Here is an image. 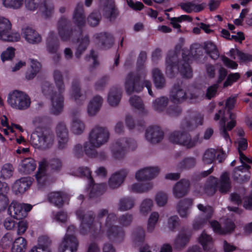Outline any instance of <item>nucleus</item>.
<instances>
[{
  "instance_id": "obj_1",
  "label": "nucleus",
  "mask_w": 252,
  "mask_h": 252,
  "mask_svg": "<svg viewBox=\"0 0 252 252\" xmlns=\"http://www.w3.org/2000/svg\"><path fill=\"white\" fill-rule=\"evenodd\" d=\"M53 77L55 85H52L48 82H45L42 85V91L45 95H49L51 101V112L58 114L63 109V93L64 86L61 72L58 70L54 71Z\"/></svg>"
},
{
  "instance_id": "obj_2",
  "label": "nucleus",
  "mask_w": 252,
  "mask_h": 252,
  "mask_svg": "<svg viewBox=\"0 0 252 252\" xmlns=\"http://www.w3.org/2000/svg\"><path fill=\"white\" fill-rule=\"evenodd\" d=\"M109 138L108 129L104 127L96 126L94 127L89 134V140L84 146L78 144L76 145L74 151L76 154L79 156L84 151L88 156H95V149L99 148L107 142Z\"/></svg>"
},
{
  "instance_id": "obj_3",
  "label": "nucleus",
  "mask_w": 252,
  "mask_h": 252,
  "mask_svg": "<svg viewBox=\"0 0 252 252\" xmlns=\"http://www.w3.org/2000/svg\"><path fill=\"white\" fill-rule=\"evenodd\" d=\"M236 97H230L226 102V108L228 109L226 111L225 109L220 110L218 113H217L214 117V120L218 121L220 120V133L226 142L231 143V141L229 138V134L227 133V130H230L235 126V121L234 120L235 116L230 112L232 109L236 102Z\"/></svg>"
},
{
  "instance_id": "obj_4",
  "label": "nucleus",
  "mask_w": 252,
  "mask_h": 252,
  "mask_svg": "<svg viewBox=\"0 0 252 252\" xmlns=\"http://www.w3.org/2000/svg\"><path fill=\"white\" fill-rule=\"evenodd\" d=\"M190 58V56L185 57L184 56L183 60L181 61L177 65L176 64L177 59L176 54L174 53L169 54L166 60V74L172 76L173 73L179 71L184 77H191L192 76V70L189 66Z\"/></svg>"
},
{
  "instance_id": "obj_5",
  "label": "nucleus",
  "mask_w": 252,
  "mask_h": 252,
  "mask_svg": "<svg viewBox=\"0 0 252 252\" xmlns=\"http://www.w3.org/2000/svg\"><path fill=\"white\" fill-rule=\"evenodd\" d=\"M116 220L117 217L114 214H109L105 225L101 227V230L109 239L119 242L123 240L125 233L115 224Z\"/></svg>"
},
{
  "instance_id": "obj_6",
  "label": "nucleus",
  "mask_w": 252,
  "mask_h": 252,
  "mask_svg": "<svg viewBox=\"0 0 252 252\" xmlns=\"http://www.w3.org/2000/svg\"><path fill=\"white\" fill-rule=\"evenodd\" d=\"M73 20L74 24L78 27V31L69 32L66 27H59V33L61 38L64 41H67L72 39L76 36L80 32V28L85 25V18L83 15V9L82 5H78L75 9L73 17Z\"/></svg>"
},
{
  "instance_id": "obj_7",
  "label": "nucleus",
  "mask_w": 252,
  "mask_h": 252,
  "mask_svg": "<svg viewBox=\"0 0 252 252\" xmlns=\"http://www.w3.org/2000/svg\"><path fill=\"white\" fill-rule=\"evenodd\" d=\"M144 77L142 75L139 77H136L132 73L129 74L126 80L125 87L126 93L130 94L134 92H138L143 89V86L140 85V82L142 81L143 85L146 87L148 91L149 94L153 96L152 91L151 90V83L149 80H144Z\"/></svg>"
},
{
  "instance_id": "obj_8",
  "label": "nucleus",
  "mask_w": 252,
  "mask_h": 252,
  "mask_svg": "<svg viewBox=\"0 0 252 252\" xmlns=\"http://www.w3.org/2000/svg\"><path fill=\"white\" fill-rule=\"evenodd\" d=\"M7 102L13 108L23 110L30 106L31 99L26 93L14 91L8 94Z\"/></svg>"
},
{
  "instance_id": "obj_9",
  "label": "nucleus",
  "mask_w": 252,
  "mask_h": 252,
  "mask_svg": "<svg viewBox=\"0 0 252 252\" xmlns=\"http://www.w3.org/2000/svg\"><path fill=\"white\" fill-rule=\"evenodd\" d=\"M53 134L48 131L35 132L32 134L30 139L31 144L36 148H47L53 144Z\"/></svg>"
},
{
  "instance_id": "obj_10",
  "label": "nucleus",
  "mask_w": 252,
  "mask_h": 252,
  "mask_svg": "<svg viewBox=\"0 0 252 252\" xmlns=\"http://www.w3.org/2000/svg\"><path fill=\"white\" fill-rule=\"evenodd\" d=\"M20 38L19 33L12 31V24L9 20L4 17L0 16V40L16 42Z\"/></svg>"
},
{
  "instance_id": "obj_11",
  "label": "nucleus",
  "mask_w": 252,
  "mask_h": 252,
  "mask_svg": "<svg viewBox=\"0 0 252 252\" xmlns=\"http://www.w3.org/2000/svg\"><path fill=\"white\" fill-rule=\"evenodd\" d=\"M75 228L73 225L68 227L66 233L60 245L59 249L61 252H76L78 242L72 234Z\"/></svg>"
},
{
  "instance_id": "obj_12",
  "label": "nucleus",
  "mask_w": 252,
  "mask_h": 252,
  "mask_svg": "<svg viewBox=\"0 0 252 252\" xmlns=\"http://www.w3.org/2000/svg\"><path fill=\"white\" fill-rule=\"evenodd\" d=\"M32 208V206L29 204L13 201L9 206L8 213L14 219H21L27 216L28 212L30 211Z\"/></svg>"
},
{
  "instance_id": "obj_13",
  "label": "nucleus",
  "mask_w": 252,
  "mask_h": 252,
  "mask_svg": "<svg viewBox=\"0 0 252 252\" xmlns=\"http://www.w3.org/2000/svg\"><path fill=\"white\" fill-rule=\"evenodd\" d=\"M136 147V144L133 141H128L123 138L116 141L111 148L113 156L116 158H122L127 150H132Z\"/></svg>"
},
{
  "instance_id": "obj_14",
  "label": "nucleus",
  "mask_w": 252,
  "mask_h": 252,
  "mask_svg": "<svg viewBox=\"0 0 252 252\" xmlns=\"http://www.w3.org/2000/svg\"><path fill=\"white\" fill-rule=\"evenodd\" d=\"M79 172L81 175L87 177L89 183L90 184L91 190L90 192V197H94L100 195L106 189V185L103 184H93V180L91 176V172L87 167H82L79 169Z\"/></svg>"
},
{
  "instance_id": "obj_15",
  "label": "nucleus",
  "mask_w": 252,
  "mask_h": 252,
  "mask_svg": "<svg viewBox=\"0 0 252 252\" xmlns=\"http://www.w3.org/2000/svg\"><path fill=\"white\" fill-rule=\"evenodd\" d=\"M158 167H146L135 172V178L138 181H149L155 178L159 173Z\"/></svg>"
},
{
  "instance_id": "obj_16",
  "label": "nucleus",
  "mask_w": 252,
  "mask_h": 252,
  "mask_svg": "<svg viewBox=\"0 0 252 252\" xmlns=\"http://www.w3.org/2000/svg\"><path fill=\"white\" fill-rule=\"evenodd\" d=\"M169 140L172 143L183 145L188 148L192 147L195 144V142L191 139L188 134L179 131L171 133L169 136Z\"/></svg>"
},
{
  "instance_id": "obj_17",
  "label": "nucleus",
  "mask_w": 252,
  "mask_h": 252,
  "mask_svg": "<svg viewBox=\"0 0 252 252\" xmlns=\"http://www.w3.org/2000/svg\"><path fill=\"white\" fill-rule=\"evenodd\" d=\"M210 225L213 231L218 234H225L232 231L235 228V224L232 220H227L223 224V227L217 220H211Z\"/></svg>"
},
{
  "instance_id": "obj_18",
  "label": "nucleus",
  "mask_w": 252,
  "mask_h": 252,
  "mask_svg": "<svg viewBox=\"0 0 252 252\" xmlns=\"http://www.w3.org/2000/svg\"><path fill=\"white\" fill-rule=\"evenodd\" d=\"M197 208L205 215L206 220L196 219L193 223V228L195 230H198L202 228L206 223L207 220L210 219L214 213L213 208L209 206H204L201 204H199L197 205Z\"/></svg>"
},
{
  "instance_id": "obj_19",
  "label": "nucleus",
  "mask_w": 252,
  "mask_h": 252,
  "mask_svg": "<svg viewBox=\"0 0 252 252\" xmlns=\"http://www.w3.org/2000/svg\"><path fill=\"white\" fill-rule=\"evenodd\" d=\"M47 165V160L43 159L39 162L38 171L35 175L39 188H42L49 183L48 176L46 173V167Z\"/></svg>"
},
{
  "instance_id": "obj_20",
  "label": "nucleus",
  "mask_w": 252,
  "mask_h": 252,
  "mask_svg": "<svg viewBox=\"0 0 252 252\" xmlns=\"http://www.w3.org/2000/svg\"><path fill=\"white\" fill-rule=\"evenodd\" d=\"M163 136L162 131L158 126H150L146 131V138L149 142L153 143L159 142L161 140Z\"/></svg>"
},
{
  "instance_id": "obj_21",
  "label": "nucleus",
  "mask_w": 252,
  "mask_h": 252,
  "mask_svg": "<svg viewBox=\"0 0 252 252\" xmlns=\"http://www.w3.org/2000/svg\"><path fill=\"white\" fill-rule=\"evenodd\" d=\"M198 242L207 252H216L212 237L203 231L198 237Z\"/></svg>"
},
{
  "instance_id": "obj_22",
  "label": "nucleus",
  "mask_w": 252,
  "mask_h": 252,
  "mask_svg": "<svg viewBox=\"0 0 252 252\" xmlns=\"http://www.w3.org/2000/svg\"><path fill=\"white\" fill-rule=\"evenodd\" d=\"M22 34L25 40L30 44H37L41 41L40 35L31 28L23 29Z\"/></svg>"
},
{
  "instance_id": "obj_23",
  "label": "nucleus",
  "mask_w": 252,
  "mask_h": 252,
  "mask_svg": "<svg viewBox=\"0 0 252 252\" xmlns=\"http://www.w3.org/2000/svg\"><path fill=\"white\" fill-rule=\"evenodd\" d=\"M51 241L48 237L41 236L38 240V245L32 247L29 252H51L50 246Z\"/></svg>"
},
{
  "instance_id": "obj_24",
  "label": "nucleus",
  "mask_w": 252,
  "mask_h": 252,
  "mask_svg": "<svg viewBox=\"0 0 252 252\" xmlns=\"http://www.w3.org/2000/svg\"><path fill=\"white\" fill-rule=\"evenodd\" d=\"M127 174V171L125 169L115 172L109 180V187L111 189H115L120 187L123 183Z\"/></svg>"
},
{
  "instance_id": "obj_25",
  "label": "nucleus",
  "mask_w": 252,
  "mask_h": 252,
  "mask_svg": "<svg viewBox=\"0 0 252 252\" xmlns=\"http://www.w3.org/2000/svg\"><path fill=\"white\" fill-rule=\"evenodd\" d=\"M57 134L59 148H64L68 141V132L64 123H61L58 124L57 127Z\"/></svg>"
},
{
  "instance_id": "obj_26",
  "label": "nucleus",
  "mask_w": 252,
  "mask_h": 252,
  "mask_svg": "<svg viewBox=\"0 0 252 252\" xmlns=\"http://www.w3.org/2000/svg\"><path fill=\"white\" fill-rule=\"evenodd\" d=\"M189 187V183L188 180H181L174 186L173 193L176 197H182L187 193Z\"/></svg>"
},
{
  "instance_id": "obj_27",
  "label": "nucleus",
  "mask_w": 252,
  "mask_h": 252,
  "mask_svg": "<svg viewBox=\"0 0 252 252\" xmlns=\"http://www.w3.org/2000/svg\"><path fill=\"white\" fill-rule=\"evenodd\" d=\"M192 204L190 199H186L181 200L178 204L177 209L178 214L182 218H187L190 214L189 209Z\"/></svg>"
},
{
  "instance_id": "obj_28",
  "label": "nucleus",
  "mask_w": 252,
  "mask_h": 252,
  "mask_svg": "<svg viewBox=\"0 0 252 252\" xmlns=\"http://www.w3.org/2000/svg\"><path fill=\"white\" fill-rule=\"evenodd\" d=\"M217 156V158L219 162H221L222 160L224 158L223 154H221L214 149H209L205 151L203 157V161L205 163H212Z\"/></svg>"
},
{
  "instance_id": "obj_29",
  "label": "nucleus",
  "mask_w": 252,
  "mask_h": 252,
  "mask_svg": "<svg viewBox=\"0 0 252 252\" xmlns=\"http://www.w3.org/2000/svg\"><path fill=\"white\" fill-rule=\"evenodd\" d=\"M103 99L100 96H95L90 101L88 108L87 112L89 116H93L95 115L99 111L102 103Z\"/></svg>"
},
{
  "instance_id": "obj_30",
  "label": "nucleus",
  "mask_w": 252,
  "mask_h": 252,
  "mask_svg": "<svg viewBox=\"0 0 252 252\" xmlns=\"http://www.w3.org/2000/svg\"><path fill=\"white\" fill-rule=\"evenodd\" d=\"M31 184L32 182L29 178H22L16 181L13 186V189L16 193H22L28 189Z\"/></svg>"
},
{
  "instance_id": "obj_31",
  "label": "nucleus",
  "mask_w": 252,
  "mask_h": 252,
  "mask_svg": "<svg viewBox=\"0 0 252 252\" xmlns=\"http://www.w3.org/2000/svg\"><path fill=\"white\" fill-rule=\"evenodd\" d=\"M230 56L235 60H237L240 63H246L252 61V55L243 53L237 49H232L229 51Z\"/></svg>"
},
{
  "instance_id": "obj_32",
  "label": "nucleus",
  "mask_w": 252,
  "mask_h": 252,
  "mask_svg": "<svg viewBox=\"0 0 252 252\" xmlns=\"http://www.w3.org/2000/svg\"><path fill=\"white\" fill-rule=\"evenodd\" d=\"M204 3H197L195 1L187 2L181 4L182 10L187 13L198 12L202 11L205 7Z\"/></svg>"
},
{
  "instance_id": "obj_33",
  "label": "nucleus",
  "mask_w": 252,
  "mask_h": 252,
  "mask_svg": "<svg viewBox=\"0 0 252 252\" xmlns=\"http://www.w3.org/2000/svg\"><path fill=\"white\" fill-rule=\"evenodd\" d=\"M122 92L116 88H112L108 95L107 101L113 107L117 106L121 100Z\"/></svg>"
},
{
  "instance_id": "obj_34",
  "label": "nucleus",
  "mask_w": 252,
  "mask_h": 252,
  "mask_svg": "<svg viewBox=\"0 0 252 252\" xmlns=\"http://www.w3.org/2000/svg\"><path fill=\"white\" fill-rule=\"evenodd\" d=\"M36 166L34 160L32 158H27L23 159L20 165L19 170L26 174H29L33 171Z\"/></svg>"
},
{
  "instance_id": "obj_35",
  "label": "nucleus",
  "mask_w": 252,
  "mask_h": 252,
  "mask_svg": "<svg viewBox=\"0 0 252 252\" xmlns=\"http://www.w3.org/2000/svg\"><path fill=\"white\" fill-rule=\"evenodd\" d=\"M185 92L180 87H174L171 91L170 99L174 103H180L187 98Z\"/></svg>"
},
{
  "instance_id": "obj_36",
  "label": "nucleus",
  "mask_w": 252,
  "mask_h": 252,
  "mask_svg": "<svg viewBox=\"0 0 252 252\" xmlns=\"http://www.w3.org/2000/svg\"><path fill=\"white\" fill-rule=\"evenodd\" d=\"M104 15L106 18L112 21L118 15V12L115 8L114 2L110 1L105 4L103 7Z\"/></svg>"
},
{
  "instance_id": "obj_37",
  "label": "nucleus",
  "mask_w": 252,
  "mask_h": 252,
  "mask_svg": "<svg viewBox=\"0 0 252 252\" xmlns=\"http://www.w3.org/2000/svg\"><path fill=\"white\" fill-rule=\"evenodd\" d=\"M27 245L28 242L25 238L19 237L13 243L11 252H25Z\"/></svg>"
},
{
  "instance_id": "obj_38",
  "label": "nucleus",
  "mask_w": 252,
  "mask_h": 252,
  "mask_svg": "<svg viewBox=\"0 0 252 252\" xmlns=\"http://www.w3.org/2000/svg\"><path fill=\"white\" fill-rule=\"evenodd\" d=\"M82 211L81 210H78L76 212V215L78 218L82 220L81 233L85 234V232L84 231V228L90 229L92 228L93 220L92 217L90 215L86 214L82 217Z\"/></svg>"
},
{
  "instance_id": "obj_39",
  "label": "nucleus",
  "mask_w": 252,
  "mask_h": 252,
  "mask_svg": "<svg viewBox=\"0 0 252 252\" xmlns=\"http://www.w3.org/2000/svg\"><path fill=\"white\" fill-rule=\"evenodd\" d=\"M85 129L84 123L79 119L74 118L70 124V130L74 134H82Z\"/></svg>"
},
{
  "instance_id": "obj_40",
  "label": "nucleus",
  "mask_w": 252,
  "mask_h": 252,
  "mask_svg": "<svg viewBox=\"0 0 252 252\" xmlns=\"http://www.w3.org/2000/svg\"><path fill=\"white\" fill-rule=\"evenodd\" d=\"M95 37L101 43L102 48L104 49L110 48L113 43V37L110 34L100 33L95 35Z\"/></svg>"
},
{
  "instance_id": "obj_41",
  "label": "nucleus",
  "mask_w": 252,
  "mask_h": 252,
  "mask_svg": "<svg viewBox=\"0 0 252 252\" xmlns=\"http://www.w3.org/2000/svg\"><path fill=\"white\" fill-rule=\"evenodd\" d=\"M237 142L238 143V149L241 161L242 163L244 162L252 163V159L247 158L241 152V151L245 150L248 147V143L247 140L244 138L240 137L237 140Z\"/></svg>"
},
{
  "instance_id": "obj_42",
  "label": "nucleus",
  "mask_w": 252,
  "mask_h": 252,
  "mask_svg": "<svg viewBox=\"0 0 252 252\" xmlns=\"http://www.w3.org/2000/svg\"><path fill=\"white\" fill-rule=\"evenodd\" d=\"M153 81L157 89H161L165 85V80L160 70L155 68L152 70Z\"/></svg>"
},
{
  "instance_id": "obj_43",
  "label": "nucleus",
  "mask_w": 252,
  "mask_h": 252,
  "mask_svg": "<svg viewBox=\"0 0 252 252\" xmlns=\"http://www.w3.org/2000/svg\"><path fill=\"white\" fill-rule=\"evenodd\" d=\"M231 188L230 179L227 173H224L220 177L219 184V190L222 193L229 191Z\"/></svg>"
},
{
  "instance_id": "obj_44",
  "label": "nucleus",
  "mask_w": 252,
  "mask_h": 252,
  "mask_svg": "<svg viewBox=\"0 0 252 252\" xmlns=\"http://www.w3.org/2000/svg\"><path fill=\"white\" fill-rule=\"evenodd\" d=\"M89 43V40L87 36H85L81 39H78L77 41V49L75 56L79 58L82 53L85 50Z\"/></svg>"
},
{
  "instance_id": "obj_45",
  "label": "nucleus",
  "mask_w": 252,
  "mask_h": 252,
  "mask_svg": "<svg viewBox=\"0 0 252 252\" xmlns=\"http://www.w3.org/2000/svg\"><path fill=\"white\" fill-rule=\"evenodd\" d=\"M159 214L158 212H152L148 220L147 231L148 232H152L156 227V225L159 219Z\"/></svg>"
},
{
  "instance_id": "obj_46",
  "label": "nucleus",
  "mask_w": 252,
  "mask_h": 252,
  "mask_svg": "<svg viewBox=\"0 0 252 252\" xmlns=\"http://www.w3.org/2000/svg\"><path fill=\"white\" fill-rule=\"evenodd\" d=\"M204 48L206 53L212 59L216 60L219 58V52L216 46L214 43L211 42H206L205 43Z\"/></svg>"
},
{
  "instance_id": "obj_47",
  "label": "nucleus",
  "mask_w": 252,
  "mask_h": 252,
  "mask_svg": "<svg viewBox=\"0 0 252 252\" xmlns=\"http://www.w3.org/2000/svg\"><path fill=\"white\" fill-rule=\"evenodd\" d=\"M168 99L166 97H162L156 99L153 103V108L158 112H161L165 108Z\"/></svg>"
},
{
  "instance_id": "obj_48",
  "label": "nucleus",
  "mask_w": 252,
  "mask_h": 252,
  "mask_svg": "<svg viewBox=\"0 0 252 252\" xmlns=\"http://www.w3.org/2000/svg\"><path fill=\"white\" fill-rule=\"evenodd\" d=\"M48 199L50 202L55 205L60 207L63 205V197L59 192H53L49 194Z\"/></svg>"
},
{
  "instance_id": "obj_49",
  "label": "nucleus",
  "mask_w": 252,
  "mask_h": 252,
  "mask_svg": "<svg viewBox=\"0 0 252 252\" xmlns=\"http://www.w3.org/2000/svg\"><path fill=\"white\" fill-rule=\"evenodd\" d=\"M31 66L32 70L26 74V78L29 80L32 79L35 76L36 73L39 71L40 64L36 61L31 60Z\"/></svg>"
},
{
  "instance_id": "obj_50",
  "label": "nucleus",
  "mask_w": 252,
  "mask_h": 252,
  "mask_svg": "<svg viewBox=\"0 0 252 252\" xmlns=\"http://www.w3.org/2000/svg\"><path fill=\"white\" fill-rule=\"evenodd\" d=\"M14 167L10 163H5L2 165L0 170L1 176L4 179H8L12 176Z\"/></svg>"
},
{
  "instance_id": "obj_51",
  "label": "nucleus",
  "mask_w": 252,
  "mask_h": 252,
  "mask_svg": "<svg viewBox=\"0 0 252 252\" xmlns=\"http://www.w3.org/2000/svg\"><path fill=\"white\" fill-rule=\"evenodd\" d=\"M243 167H239L235 168L234 171V178L237 181L240 182H244L249 180L250 176L249 174H244L242 169Z\"/></svg>"
},
{
  "instance_id": "obj_52",
  "label": "nucleus",
  "mask_w": 252,
  "mask_h": 252,
  "mask_svg": "<svg viewBox=\"0 0 252 252\" xmlns=\"http://www.w3.org/2000/svg\"><path fill=\"white\" fill-rule=\"evenodd\" d=\"M134 204V200L130 198H125L120 200L119 209L126 211L132 208Z\"/></svg>"
},
{
  "instance_id": "obj_53",
  "label": "nucleus",
  "mask_w": 252,
  "mask_h": 252,
  "mask_svg": "<svg viewBox=\"0 0 252 252\" xmlns=\"http://www.w3.org/2000/svg\"><path fill=\"white\" fill-rule=\"evenodd\" d=\"M4 6L13 9L20 8L23 4V0H2Z\"/></svg>"
},
{
  "instance_id": "obj_54",
  "label": "nucleus",
  "mask_w": 252,
  "mask_h": 252,
  "mask_svg": "<svg viewBox=\"0 0 252 252\" xmlns=\"http://www.w3.org/2000/svg\"><path fill=\"white\" fill-rule=\"evenodd\" d=\"M153 206V202L150 199H144L141 203L140 211L143 214H146L150 212Z\"/></svg>"
},
{
  "instance_id": "obj_55",
  "label": "nucleus",
  "mask_w": 252,
  "mask_h": 252,
  "mask_svg": "<svg viewBox=\"0 0 252 252\" xmlns=\"http://www.w3.org/2000/svg\"><path fill=\"white\" fill-rule=\"evenodd\" d=\"M203 116L201 114H199L195 117V119L193 120L194 124H193L192 122H191V124L187 122L184 124V127L188 130H191L197 126L201 125L203 124Z\"/></svg>"
},
{
  "instance_id": "obj_56",
  "label": "nucleus",
  "mask_w": 252,
  "mask_h": 252,
  "mask_svg": "<svg viewBox=\"0 0 252 252\" xmlns=\"http://www.w3.org/2000/svg\"><path fill=\"white\" fill-rule=\"evenodd\" d=\"M155 200L158 206H164L167 201V194L163 192H158L155 197Z\"/></svg>"
},
{
  "instance_id": "obj_57",
  "label": "nucleus",
  "mask_w": 252,
  "mask_h": 252,
  "mask_svg": "<svg viewBox=\"0 0 252 252\" xmlns=\"http://www.w3.org/2000/svg\"><path fill=\"white\" fill-rule=\"evenodd\" d=\"M70 96L72 99L77 100L81 96L79 84L78 83H73L70 92Z\"/></svg>"
},
{
  "instance_id": "obj_58",
  "label": "nucleus",
  "mask_w": 252,
  "mask_h": 252,
  "mask_svg": "<svg viewBox=\"0 0 252 252\" xmlns=\"http://www.w3.org/2000/svg\"><path fill=\"white\" fill-rule=\"evenodd\" d=\"M39 9L44 13L45 16L47 17L52 13L53 10V7L49 1H45L40 5Z\"/></svg>"
},
{
  "instance_id": "obj_59",
  "label": "nucleus",
  "mask_w": 252,
  "mask_h": 252,
  "mask_svg": "<svg viewBox=\"0 0 252 252\" xmlns=\"http://www.w3.org/2000/svg\"><path fill=\"white\" fill-rule=\"evenodd\" d=\"M52 219L54 221L58 223H64L67 220V215L66 213L63 212L54 213Z\"/></svg>"
},
{
  "instance_id": "obj_60",
  "label": "nucleus",
  "mask_w": 252,
  "mask_h": 252,
  "mask_svg": "<svg viewBox=\"0 0 252 252\" xmlns=\"http://www.w3.org/2000/svg\"><path fill=\"white\" fill-rule=\"evenodd\" d=\"M129 102L132 106L137 109H142L143 108V102L138 96H132L129 99Z\"/></svg>"
},
{
  "instance_id": "obj_61",
  "label": "nucleus",
  "mask_w": 252,
  "mask_h": 252,
  "mask_svg": "<svg viewBox=\"0 0 252 252\" xmlns=\"http://www.w3.org/2000/svg\"><path fill=\"white\" fill-rule=\"evenodd\" d=\"M14 56V49L12 47H8L3 51L1 55V59L3 62L12 59Z\"/></svg>"
},
{
  "instance_id": "obj_62",
  "label": "nucleus",
  "mask_w": 252,
  "mask_h": 252,
  "mask_svg": "<svg viewBox=\"0 0 252 252\" xmlns=\"http://www.w3.org/2000/svg\"><path fill=\"white\" fill-rule=\"evenodd\" d=\"M189 239V236L184 233L180 234L175 240L177 246L181 247L185 245Z\"/></svg>"
},
{
  "instance_id": "obj_63",
  "label": "nucleus",
  "mask_w": 252,
  "mask_h": 252,
  "mask_svg": "<svg viewBox=\"0 0 252 252\" xmlns=\"http://www.w3.org/2000/svg\"><path fill=\"white\" fill-rule=\"evenodd\" d=\"M100 20V15L97 12H93L88 17V21L92 26H95L98 25Z\"/></svg>"
},
{
  "instance_id": "obj_64",
  "label": "nucleus",
  "mask_w": 252,
  "mask_h": 252,
  "mask_svg": "<svg viewBox=\"0 0 252 252\" xmlns=\"http://www.w3.org/2000/svg\"><path fill=\"white\" fill-rule=\"evenodd\" d=\"M28 227V223L27 220H22L17 223V234L19 235L23 234Z\"/></svg>"
}]
</instances>
